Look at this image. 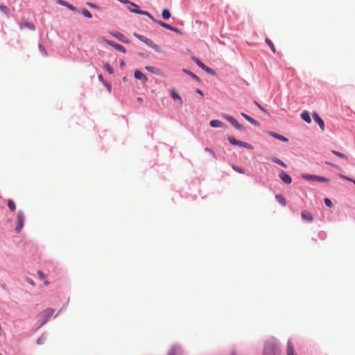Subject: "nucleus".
Listing matches in <instances>:
<instances>
[{"label": "nucleus", "instance_id": "nucleus-3", "mask_svg": "<svg viewBox=\"0 0 355 355\" xmlns=\"http://www.w3.org/2000/svg\"><path fill=\"white\" fill-rule=\"evenodd\" d=\"M304 179L308 180H314V181H318V182H329V180L322 176H318V175H309V174H304L302 176Z\"/></svg>", "mask_w": 355, "mask_h": 355}, {"label": "nucleus", "instance_id": "nucleus-6", "mask_svg": "<svg viewBox=\"0 0 355 355\" xmlns=\"http://www.w3.org/2000/svg\"><path fill=\"white\" fill-rule=\"evenodd\" d=\"M129 10L131 12H134V13H137V14H139V15H146L148 17H149L152 21H153L154 22L156 23V21H158L157 20H156L153 16L152 15H150L148 12L147 11H144V10H141L140 9H131L130 8H129Z\"/></svg>", "mask_w": 355, "mask_h": 355}, {"label": "nucleus", "instance_id": "nucleus-38", "mask_svg": "<svg viewBox=\"0 0 355 355\" xmlns=\"http://www.w3.org/2000/svg\"><path fill=\"white\" fill-rule=\"evenodd\" d=\"M228 141H230V143L232 145H237V143H238V140L236 139L234 137H228Z\"/></svg>", "mask_w": 355, "mask_h": 355}, {"label": "nucleus", "instance_id": "nucleus-5", "mask_svg": "<svg viewBox=\"0 0 355 355\" xmlns=\"http://www.w3.org/2000/svg\"><path fill=\"white\" fill-rule=\"evenodd\" d=\"M24 214L21 211H20L17 214V225L15 227V231L17 232H19L21 230V229L24 226Z\"/></svg>", "mask_w": 355, "mask_h": 355}, {"label": "nucleus", "instance_id": "nucleus-45", "mask_svg": "<svg viewBox=\"0 0 355 355\" xmlns=\"http://www.w3.org/2000/svg\"><path fill=\"white\" fill-rule=\"evenodd\" d=\"M26 282L28 284H30L31 285H32V286H35V285L34 281L33 279H30V278H27L26 279Z\"/></svg>", "mask_w": 355, "mask_h": 355}, {"label": "nucleus", "instance_id": "nucleus-48", "mask_svg": "<svg viewBox=\"0 0 355 355\" xmlns=\"http://www.w3.org/2000/svg\"><path fill=\"white\" fill-rule=\"evenodd\" d=\"M171 31H172L173 32H175V33H178L179 32V31H178V29L177 28L173 27V26H171Z\"/></svg>", "mask_w": 355, "mask_h": 355}, {"label": "nucleus", "instance_id": "nucleus-7", "mask_svg": "<svg viewBox=\"0 0 355 355\" xmlns=\"http://www.w3.org/2000/svg\"><path fill=\"white\" fill-rule=\"evenodd\" d=\"M104 42L106 44H107L114 47L116 50H118V51H121L122 53H125L126 52V50H125V47L121 45V44H116V43H115V42H114L112 41L107 40H104Z\"/></svg>", "mask_w": 355, "mask_h": 355}, {"label": "nucleus", "instance_id": "nucleus-59", "mask_svg": "<svg viewBox=\"0 0 355 355\" xmlns=\"http://www.w3.org/2000/svg\"><path fill=\"white\" fill-rule=\"evenodd\" d=\"M0 355H2V354H0Z\"/></svg>", "mask_w": 355, "mask_h": 355}, {"label": "nucleus", "instance_id": "nucleus-17", "mask_svg": "<svg viewBox=\"0 0 355 355\" xmlns=\"http://www.w3.org/2000/svg\"><path fill=\"white\" fill-rule=\"evenodd\" d=\"M286 355H297L294 352L293 345L290 340L287 343Z\"/></svg>", "mask_w": 355, "mask_h": 355}, {"label": "nucleus", "instance_id": "nucleus-4", "mask_svg": "<svg viewBox=\"0 0 355 355\" xmlns=\"http://www.w3.org/2000/svg\"><path fill=\"white\" fill-rule=\"evenodd\" d=\"M223 117L227 121H229L234 128H236V129L239 130H244V128L242 125H241L240 123H239V122L234 118L232 117V116L230 115H228V114H225L223 116Z\"/></svg>", "mask_w": 355, "mask_h": 355}, {"label": "nucleus", "instance_id": "nucleus-44", "mask_svg": "<svg viewBox=\"0 0 355 355\" xmlns=\"http://www.w3.org/2000/svg\"><path fill=\"white\" fill-rule=\"evenodd\" d=\"M255 105L263 112H266V110L257 101H254Z\"/></svg>", "mask_w": 355, "mask_h": 355}, {"label": "nucleus", "instance_id": "nucleus-27", "mask_svg": "<svg viewBox=\"0 0 355 355\" xmlns=\"http://www.w3.org/2000/svg\"><path fill=\"white\" fill-rule=\"evenodd\" d=\"M0 10L2 12H3L7 17H9V10L6 5L1 4Z\"/></svg>", "mask_w": 355, "mask_h": 355}, {"label": "nucleus", "instance_id": "nucleus-9", "mask_svg": "<svg viewBox=\"0 0 355 355\" xmlns=\"http://www.w3.org/2000/svg\"><path fill=\"white\" fill-rule=\"evenodd\" d=\"M279 177L286 184H291L292 182L291 177L284 171H281L279 174Z\"/></svg>", "mask_w": 355, "mask_h": 355}, {"label": "nucleus", "instance_id": "nucleus-30", "mask_svg": "<svg viewBox=\"0 0 355 355\" xmlns=\"http://www.w3.org/2000/svg\"><path fill=\"white\" fill-rule=\"evenodd\" d=\"M193 60L196 63V64L202 69L205 67V64H203L198 58H193Z\"/></svg>", "mask_w": 355, "mask_h": 355}, {"label": "nucleus", "instance_id": "nucleus-53", "mask_svg": "<svg viewBox=\"0 0 355 355\" xmlns=\"http://www.w3.org/2000/svg\"><path fill=\"white\" fill-rule=\"evenodd\" d=\"M129 8H130L131 9H139V7H138V8H135V7H132L131 6L128 7V9H129Z\"/></svg>", "mask_w": 355, "mask_h": 355}, {"label": "nucleus", "instance_id": "nucleus-13", "mask_svg": "<svg viewBox=\"0 0 355 355\" xmlns=\"http://www.w3.org/2000/svg\"><path fill=\"white\" fill-rule=\"evenodd\" d=\"M112 35L114 37L117 38L119 40H120L121 42H122L123 43L129 42V41L125 38V37L119 32L114 31V32L112 33Z\"/></svg>", "mask_w": 355, "mask_h": 355}, {"label": "nucleus", "instance_id": "nucleus-49", "mask_svg": "<svg viewBox=\"0 0 355 355\" xmlns=\"http://www.w3.org/2000/svg\"><path fill=\"white\" fill-rule=\"evenodd\" d=\"M341 177H342L343 179L347 180H348V181H351V182H352V180H352L351 178H347V177H345V176H343V175H342Z\"/></svg>", "mask_w": 355, "mask_h": 355}, {"label": "nucleus", "instance_id": "nucleus-11", "mask_svg": "<svg viewBox=\"0 0 355 355\" xmlns=\"http://www.w3.org/2000/svg\"><path fill=\"white\" fill-rule=\"evenodd\" d=\"M301 216L304 220L309 223H311L313 220L311 214L308 211H303L301 214Z\"/></svg>", "mask_w": 355, "mask_h": 355}, {"label": "nucleus", "instance_id": "nucleus-21", "mask_svg": "<svg viewBox=\"0 0 355 355\" xmlns=\"http://www.w3.org/2000/svg\"><path fill=\"white\" fill-rule=\"evenodd\" d=\"M241 116L245 118L248 121H249L250 123H251L252 124H254V125H257L258 123L257 121L252 119V117H250L249 115L245 114V113H241Z\"/></svg>", "mask_w": 355, "mask_h": 355}, {"label": "nucleus", "instance_id": "nucleus-40", "mask_svg": "<svg viewBox=\"0 0 355 355\" xmlns=\"http://www.w3.org/2000/svg\"><path fill=\"white\" fill-rule=\"evenodd\" d=\"M202 69L205 70L206 72H207L209 74H211V75H214L215 74L214 71L212 69L207 67L206 65H205V67L203 68Z\"/></svg>", "mask_w": 355, "mask_h": 355}, {"label": "nucleus", "instance_id": "nucleus-23", "mask_svg": "<svg viewBox=\"0 0 355 355\" xmlns=\"http://www.w3.org/2000/svg\"><path fill=\"white\" fill-rule=\"evenodd\" d=\"M276 199L277 200V201L282 205V206H285L286 204V199L280 194H278V195H276L275 196Z\"/></svg>", "mask_w": 355, "mask_h": 355}, {"label": "nucleus", "instance_id": "nucleus-1", "mask_svg": "<svg viewBox=\"0 0 355 355\" xmlns=\"http://www.w3.org/2000/svg\"><path fill=\"white\" fill-rule=\"evenodd\" d=\"M280 349L275 340L268 341L264 349L263 354H268V355H279Z\"/></svg>", "mask_w": 355, "mask_h": 355}, {"label": "nucleus", "instance_id": "nucleus-2", "mask_svg": "<svg viewBox=\"0 0 355 355\" xmlns=\"http://www.w3.org/2000/svg\"><path fill=\"white\" fill-rule=\"evenodd\" d=\"M133 35L141 42L145 43L147 46H150L157 52H161V48L157 44H155L153 40L148 39L143 35L135 33Z\"/></svg>", "mask_w": 355, "mask_h": 355}, {"label": "nucleus", "instance_id": "nucleus-42", "mask_svg": "<svg viewBox=\"0 0 355 355\" xmlns=\"http://www.w3.org/2000/svg\"><path fill=\"white\" fill-rule=\"evenodd\" d=\"M37 275H38V276H39L40 279L43 280V279H45V275L41 270H38L37 271Z\"/></svg>", "mask_w": 355, "mask_h": 355}, {"label": "nucleus", "instance_id": "nucleus-46", "mask_svg": "<svg viewBox=\"0 0 355 355\" xmlns=\"http://www.w3.org/2000/svg\"><path fill=\"white\" fill-rule=\"evenodd\" d=\"M104 85L106 86V87L107 88L109 92H110L111 91V85L109 83H106V82L104 83Z\"/></svg>", "mask_w": 355, "mask_h": 355}, {"label": "nucleus", "instance_id": "nucleus-34", "mask_svg": "<svg viewBox=\"0 0 355 355\" xmlns=\"http://www.w3.org/2000/svg\"><path fill=\"white\" fill-rule=\"evenodd\" d=\"M82 14H83L85 17H87V18H92V13H91L89 10H86V9L83 10V11H82Z\"/></svg>", "mask_w": 355, "mask_h": 355}, {"label": "nucleus", "instance_id": "nucleus-52", "mask_svg": "<svg viewBox=\"0 0 355 355\" xmlns=\"http://www.w3.org/2000/svg\"><path fill=\"white\" fill-rule=\"evenodd\" d=\"M44 284L45 286H48L49 284V282L46 280V281H44Z\"/></svg>", "mask_w": 355, "mask_h": 355}, {"label": "nucleus", "instance_id": "nucleus-22", "mask_svg": "<svg viewBox=\"0 0 355 355\" xmlns=\"http://www.w3.org/2000/svg\"><path fill=\"white\" fill-rule=\"evenodd\" d=\"M237 146H241V147H243V148H248V149H252L253 148V146L251 144H250L248 143H246V142H244V141H239V140H238Z\"/></svg>", "mask_w": 355, "mask_h": 355}, {"label": "nucleus", "instance_id": "nucleus-16", "mask_svg": "<svg viewBox=\"0 0 355 355\" xmlns=\"http://www.w3.org/2000/svg\"><path fill=\"white\" fill-rule=\"evenodd\" d=\"M145 69L157 75H162V71L159 68H156L155 67L151 66H146Z\"/></svg>", "mask_w": 355, "mask_h": 355}, {"label": "nucleus", "instance_id": "nucleus-33", "mask_svg": "<svg viewBox=\"0 0 355 355\" xmlns=\"http://www.w3.org/2000/svg\"><path fill=\"white\" fill-rule=\"evenodd\" d=\"M331 153L340 158L347 159V156L342 153L336 150H331Z\"/></svg>", "mask_w": 355, "mask_h": 355}, {"label": "nucleus", "instance_id": "nucleus-35", "mask_svg": "<svg viewBox=\"0 0 355 355\" xmlns=\"http://www.w3.org/2000/svg\"><path fill=\"white\" fill-rule=\"evenodd\" d=\"M104 67L110 74H112L114 73L113 69L108 63L105 64Z\"/></svg>", "mask_w": 355, "mask_h": 355}, {"label": "nucleus", "instance_id": "nucleus-41", "mask_svg": "<svg viewBox=\"0 0 355 355\" xmlns=\"http://www.w3.org/2000/svg\"><path fill=\"white\" fill-rule=\"evenodd\" d=\"M205 150L210 153L214 158L216 157L215 153L211 148L207 147L205 148Z\"/></svg>", "mask_w": 355, "mask_h": 355}, {"label": "nucleus", "instance_id": "nucleus-19", "mask_svg": "<svg viewBox=\"0 0 355 355\" xmlns=\"http://www.w3.org/2000/svg\"><path fill=\"white\" fill-rule=\"evenodd\" d=\"M301 118L308 123L311 122V119L310 117L309 113L307 111H303L301 113Z\"/></svg>", "mask_w": 355, "mask_h": 355}, {"label": "nucleus", "instance_id": "nucleus-36", "mask_svg": "<svg viewBox=\"0 0 355 355\" xmlns=\"http://www.w3.org/2000/svg\"><path fill=\"white\" fill-rule=\"evenodd\" d=\"M183 71L184 73L189 74V76H191L193 79H196V80L198 79V77L196 74L192 73L191 71H189V70H187V69H183Z\"/></svg>", "mask_w": 355, "mask_h": 355}, {"label": "nucleus", "instance_id": "nucleus-18", "mask_svg": "<svg viewBox=\"0 0 355 355\" xmlns=\"http://www.w3.org/2000/svg\"><path fill=\"white\" fill-rule=\"evenodd\" d=\"M210 125L213 128H223L225 126L224 123L219 120H212L210 121Z\"/></svg>", "mask_w": 355, "mask_h": 355}, {"label": "nucleus", "instance_id": "nucleus-15", "mask_svg": "<svg viewBox=\"0 0 355 355\" xmlns=\"http://www.w3.org/2000/svg\"><path fill=\"white\" fill-rule=\"evenodd\" d=\"M269 135L271 137H274V138H275V139H277L278 140H280L282 141H284V142H287L288 141V139L286 137H285L284 136H283L282 135H279V134H277V133L274 132H270Z\"/></svg>", "mask_w": 355, "mask_h": 355}, {"label": "nucleus", "instance_id": "nucleus-25", "mask_svg": "<svg viewBox=\"0 0 355 355\" xmlns=\"http://www.w3.org/2000/svg\"><path fill=\"white\" fill-rule=\"evenodd\" d=\"M162 17L164 19H168L171 15V12L168 9H164L162 10Z\"/></svg>", "mask_w": 355, "mask_h": 355}, {"label": "nucleus", "instance_id": "nucleus-47", "mask_svg": "<svg viewBox=\"0 0 355 355\" xmlns=\"http://www.w3.org/2000/svg\"><path fill=\"white\" fill-rule=\"evenodd\" d=\"M98 80L101 81L103 84L105 83L102 75H98Z\"/></svg>", "mask_w": 355, "mask_h": 355}, {"label": "nucleus", "instance_id": "nucleus-58", "mask_svg": "<svg viewBox=\"0 0 355 355\" xmlns=\"http://www.w3.org/2000/svg\"><path fill=\"white\" fill-rule=\"evenodd\" d=\"M263 355H268V354H263Z\"/></svg>", "mask_w": 355, "mask_h": 355}, {"label": "nucleus", "instance_id": "nucleus-39", "mask_svg": "<svg viewBox=\"0 0 355 355\" xmlns=\"http://www.w3.org/2000/svg\"><path fill=\"white\" fill-rule=\"evenodd\" d=\"M232 168H233V169H234V171H236V172H238V173H242V174H243V173H245L244 170H243L242 168H240V167L236 166H235V165H233V166H232Z\"/></svg>", "mask_w": 355, "mask_h": 355}, {"label": "nucleus", "instance_id": "nucleus-43", "mask_svg": "<svg viewBox=\"0 0 355 355\" xmlns=\"http://www.w3.org/2000/svg\"><path fill=\"white\" fill-rule=\"evenodd\" d=\"M39 49L40 50V51L44 55H47V52L46 51L44 47L42 45V44H40L39 45Z\"/></svg>", "mask_w": 355, "mask_h": 355}, {"label": "nucleus", "instance_id": "nucleus-14", "mask_svg": "<svg viewBox=\"0 0 355 355\" xmlns=\"http://www.w3.org/2000/svg\"><path fill=\"white\" fill-rule=\"evenodd\" d=\"M56 2L60 5H62V6H64L68 8L71 10H73V11L76 10V8L73 5L70 4L69 3H68L66 1L56 0Z\"/></svg>", "mask_w": 355, "mask_h": 355}, {"label": "nucleus", "instance_id": "nucleus-32", "mask_svg": "<svg viewBox=\"0 0 355 355\" xmlns=\"http://www.w3.org/2000/svg\"><path fill=\"white\" fill-rule=\"evenodd\" d=\"M8 206L11 211H13L15 210V208H16L15 204L12 200H8Z\"/></svg>", "mask_w": 355, "mask_h": 355}, {"label": "nucleus", "instance_id": "nucleus-12", "mask_svg": "<svg viewBox=\"0 0 355 355\" xmlns=\"http://www.w3.org/2000/svg\"><path fill=\"white\" fill-rule=\"evenodd\" d=\"M19 28L20 29H23V28H27L31 31H35V25L33 24V23H30V22H28V21H23L21 23L19 24Z\"/></svg>", "mask_w": 355, "mask_h": 355}, {"label": "nucleus", "instance_id": "nucleus-37", "mask_svg": "<svg viewBox=\"0 0 355 355\" xmlns=\"http://www.w3.org/2000/svg\"><path fill=\"white\" fill-rule=\"evenodd\" d=\"M324 204H325V205L327 207H333V203H332V202L331 201L330 199H329L327 198H324Z\"/></svg>", "mask_w": 355, "mask_h": 355}, {"label": "nucleus", "instance_id": "nucleus-50", "mask_svg": "<svg viewBox=\"0 0 355 355\" xmlns=\"http://www.w3.org/2000/svg\"><path fill=\"white\" fill-rule=\"evenodd\" d=\"M196 92H197V93H198L199 94H200V95L203 96V93H202V92L200 89H197V91H196Z\"/></svg>", "mask_w": 355, "mask_h": 355}, {"label": "nucleus", "instance_id": "nucleus-55", "mask_svg": "<svg viewBox=\"0 0 355 355\" xmlns=\"http://www.w3.org/2000/svg\"><path fill=\"white\" fill-rule=\"evenodd\" d=\"M138 101H141V99L140 98H138Z\"/></svg>", "mask_w": 355, "mask_h": 355}, {"label": "nucleus", "instance_id": "nucleus-57", "mask_svg": "<svg viewBox=\"0 0 355 355\" xmlns=\"http://www.w3.org/2000/svg\"><path fill=\"white\" fill-rule=\"evenodd\" d=\"M232 355H236V354L234 352H233Z\"/></svg>", "mask_w": 355, "mask_h": 355}, {"label": "nucleus", "instance_id": "nucleus-26", "mask_svg": "<svg viewBox=\"0 0 355 355\" xmlns=\"http://www.w3.org/2000/svg\"><path fill=\"white\" fill-rule=\"evenodd\" d=\"M171 96L174 100H178L180 101V103H182V99L180 97V96L174 90L171 92Z\"/></svg>", "mask_w": 355, "mask_h": 355}, {"label": "nucleus", "instance_id": "nucleus-20", "mask_svg": "<svg viewBox=\"0 0 355 355\" xmlns=\"http://www.w3.org/2000/svg\"><path fill=\"white\" fill-rule=\"evenodd\" d=\"M270 160L272 162H274L275 164H277L282 166L284 168H286L287 167V165L284 162H283L282 160H280L279 159H278V158H277L275 157H272L270 158Z\"/></svg>", "mask_w": 355, "mask_h": 355}, {"label": "nucleus", "instance_id": "nucleus-51", "mask_svg": "<svg viewBox=\"0 0 355 355\" xmlns=\"http://www.w3.org/2000/svg\"><path fill=\"white\" fill-rule=\"evenodd\" d=\"M120 65H121V67H123L125 65V62H124L123 60H121Z\"/></svg>", "mask_w": 355, "mask_h": 355}, {"label": "nucleus", "instance_id": "nucleus-28", "mask_svg": "<svg viewBox=\"0 0 355 355\" xmlns=\"http://www.w3.org/2000/svg\"><path fill=\"white\" fill-rule=\"evenodd\" d=\"M266 42L269 46V47L270 48L271 51L275 53L276 50H275V47L272 42L270 39L266 38Z\"/></svg>", "mask_w": 355, "mask_h": 355}, {"label": "nucleus", "instance_id": "nucleus-29", "mask_svg": "<svg viewBox=\"0 0 355 355\" xmlns=\"http://www.w3.org/2000/svg\"><path fill=\"white\" fill-rule=\"evenodd\" d=\"M157 24H158L160 26L166 28V29H168V30H170L171 29V26L168 24H166L162 21H156Z\"/></svg>", "mask_w": 355, "mask_h": 355}, {"label": "nucleus", "instance_id": "nucleus-10", "mask_svg": "<svg viewBox=\"0 0 355 355\" xmlns=\"http://www.w3.org/2000/svg\"><path fill=\"white\" fill-rule=\"evenodd\" d=\"M134 76L136 79L141 80L143 83H146L148 80L146 76L139 70L135 71Z\"/></svg>", "mask_w": 355, "mask_h": 355}, {"label": "nucleus", "instance_id": "nucleus-56", "mask_svg": "<svg viewBox=\"0 0 355 355\" xmlns=\"http://www.w3.org/2000/svg\"><path fill=\"white\" fill-rule=\"evenodd\" d=\"M352 182L355 184V180H352Z\"/></svg>", "mask_w": 355, "mask_h": 355}, {"label": "nucleus", "instance_id": "nucleus-8", "mask_svg": "<svg viewBox=\"0 0 355 355\" xmlns=\"http://www.w3.org/2000/svg\"><path fill=\"white\" fill-rule=\"evenodd\" d=\"M312 115H313V118L314 121L318 124V125L320 126V129L322 131H324V121L321 119V117L315 112H314Z\"/></svg>", "mask_w": 355, "mask_h": 355}, {"label": "nucleus", "instance_id": "nucleus-24", "mask_svg": "<svg viewBox=\"0 0 355 355\" xmlns=\"http://www.w3.org/2000/svg\"><path fill=\"white\" fill-rule=\"evenodd\" d=\"M179 354H180V349L176 346L173 347L170 349V352L168 354V355H179Z\"/></svg>", "mask_w": 355, "mask_h": 355}, {"label": "nucleus", "instance_id": "nucleus-31", "mask_svg": "<svg viewBox=\"0 0 355 355\" xmlns=\"http://www.w3.org/2000/svg\"><path fill=\"white\" fill-rule=\"evenodd\" d=\"M119 1L123 3L129 4L132 7L138 8V5H137L136 3H135L133 2L130 1L128 0H119Z\"/></svg>", "mask_w": 355, "mask_h": 355}, {"label": "nucleus", "instance_id": "nucleus-54", "mask_svg": "<svg viewBox=\"0 0 355 355\" xmlns=\"http://www.w3.org/2000/svg\"><path fill=\"white\" fill-rule=\"evenodd\" d=\"M88 4H89L91 7H94V8L95 7V6H94V5H93V4H92V3H88Z\"/></svg>", "mask_w": 355, "mask_h": 355}]
</instances>
